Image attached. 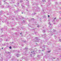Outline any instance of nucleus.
<instances>
[{
  "label": "nucleus",
  "instance_id": "f257e3e1",
  "mask_svg": "<svg viewBox=\"0 0 61 61\" xmlns=\"http://www.w3.org/2000/svg\"><path fill=\"white\" fill-rule=\"evenodd\" d=\"M9 48L10 49H11V47H10Z\"/></svg>",
  "mask_w": 61,
  "mask_h": 61
},
{
  "label": "nucleus",
  "instance_id": "f03ea898",
  "mask_svg": "<svg viewBox=\"0 0 61 61\" xmlns=\"http://www.w3.org/2000/svg\"><path fill=\"white\" fill-rule=\"evenodd\" d=\"M50 52V51H48V53H49Z\"/></svg>",
  "mask_w": 61,
  "mask_h": 61
},
{
  "label": "nucleus",
  "instance_id": "7ed1b4c3",
  "mask_svg": "<svg viewBox=\"0 0 61 61\" xmlns=\"http://www.w3.org/2000/svg\"><path fill=\"white\" fill-rule=\"evenodd\" d=\"M22 34V33L21 32V33H20V35H21V34Z\"/></svg>",
  "mask_w": 61,
  "mask_h": 61
},
{
  "label": "nucleus",
  "instance_id": "20e7f679",
  "mask_svg": "<svg viewBox=\"0 0 61 61\" xmlns=\"http://www.w3.org/2000/svg\"><path fill=\"white\" fill-rule=\"evenodd\" d=\"M48 17H49V16H50L49 15H48Z\"/></svg>",
  "mask_w": 61,
  "mask_h": 61
},
{
  "label": "nucleus",
  "instance_id": "39448f33",
  "mask_svg": "<svg viewBox=\"0 0 61 61\" xmlns=\"http://www.w3.org/2000/svg\"><path fill=\"white\" fill-rule=\"evenodd\" d=\"M39 27V26H37V27Z\"/></svg>",
  "mask_w": 61,
  "mask_h": 61
},
{
  "label": "nucleus",
  "instance_id": "423d86ee",
  "mask_svg": "<svg viewBox=\"0 0 61 61\" xmlns=\"http://www.w3.org/2000/svg\"><path fill=\"white\" fill-rule=\"evenodd\" d=\"M23 12H22V14H23Z\"/></svg>",
  "mask_w": 61,
  "mask_h": 61
},
{
  "label": "nucleus",
  "instance_id": "0eeeda50",
  "mask_svg": "<svg viewBox=\"0 0 61 61\" xmlns=\"http://www.w3.org/2000/svg\"><path fill=\"white\" fill-rule=\"evenodd\" d=\"M3 48H2V49H3Z\"/></svg>",
  "mask_w": 61,
  "mask_h": 61
}]
</instances>
